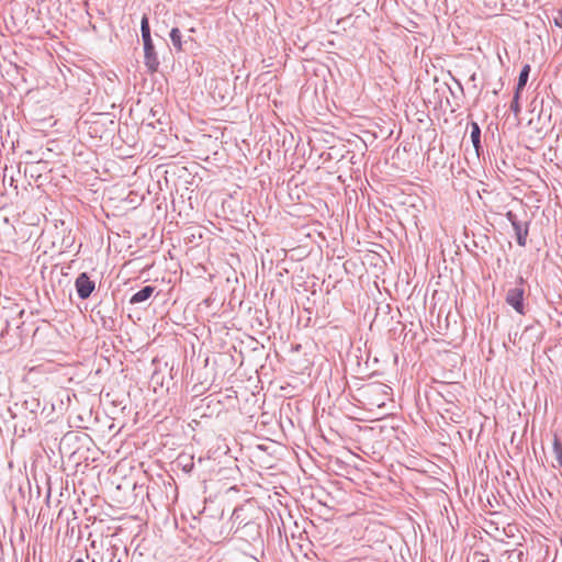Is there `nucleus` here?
<instances>
[{
  "instance_id": "f257e3e1",
  "label": "nucleus",
  "mask_w": 562,
  "mask_h": 562,
  "mask_svg": "<svg viewBox=\"0 0 562 562\" xmlns=\"http://www.w3.org/2000/svg\"><path fill=\"white\" fill-rule=\"evenodd\" d=\"M140 32L144 45V64L148 71L153 74L158 70L160 63L150 35L149 19L146 14L143 15L140 21Z\"/></svg>"
},
{
  "instance_id": "f03ea898",
  "label": "nucleus",
  "mask_w": 562,
  "mask_h": 562,
  "mask_svg": "<svg viewBox=\"0 0 562 562\" xmlns=\"http://www.w3.org/2000/svg\"><path fill=\"white\" fill-rule=\"evenodd\" d=\"M116 307L113 302H100L93 310L94 321H99L103 328L112 330L115 326Z\"/></svg>"
},
{
  "instance_id": "7ed1b4c3",
  "label": "nucleus",
  "mask_w": 562,
  "mask_h": 562,
  "mask_svg": "<svg viewBox=\"0 0 562 562\" xmlns=\"http://www.w3.org/2000/svg\"><path fill=\"white\" fill-rule=\"evenodd\" d=\"M75 288L79 299L87 300L95 290V282L90 279L87 272H81L75 280Z\"/></svg>"
},
{
  "instance_id": "20e7f679",
  "label": "nucleus",
  "mask_w": 562,
  "mask_h": 562,
  "mask_svg": "<svg viewBox=\"0 0 562 562\" xmlns=\"http://www.w3.org/2000/svg\"><path fill=\"white\" fill-rule=\"evenodd\" d=\"M524 295L525 290L521 286L509 289L506 294V303L520 315L525 314Z\"/></svg>"
},
{
  "instance_id": "39448f33",
  "label": "nucleus",
  "mask_w": 562,
  "mask_h": 562,
  "mask_svg": "<svg viewBox=\"0 0 562 562\" xmlns=\"http://www.w3.org/2000/svg\"><path fill=\"white\" fill-rule=\"evenodd\" d=\"M470 127H471V133H470L471 142L474 147L476 156L480 157L481 154L483 153V146L481 144V127L474 121H472L470 123Z\"/></svg>"
},
{
  "instance_id": "423d86ee",
  "label": "nucleus",
  "mask_w": 562,
  "mask_h": 562,
  "mask_svg": "<svg viewBox=\"0 0 562 562\" xmlns=\"http://www.w3.org/2000/svg\"><path fill=\"white\" fill-rule=\"evenodd\" d=\"M154 292H155V286H151V285L143 286L139 291H137L136 293H134L131 296L130 304H132V305L140 304V303L147 301L153 295Z\"/></svg>"
},
{
  "instance_id": "0eeeda50",
  "label": "nucleus",
  "mask_w": 562,
  "mask_h": 562,
  "mask_svg": "<svg viewBox=\"0 0 562 562\" xmlns=\"http://www.w3.org/2000/svg\"><path fill=\"white\" fill-rule=\"evenodd\" d=\"M514 231L516 234L517 244L521 247L526 246L527 236H528V223L522 224L514 223Z\"/></svg>"
},
{
  "instance_id": "6e6552de",
  "label": "nucleus",
  "mask_w": 562,
  "mask_h": 562,
  "mask_svg": "<svg viewBox=\"0 0 562 562\" xmlns=\"http://www.w3.org/2000/svg\"><path fill=\"white\" fill-rule=\"evenodd\" d=\"M171 43L177 52L183 50V41H182V34L181 31L178 27H172L169 33Z\"/></svg>"
},
{
  "instance_id": "1a4fd4ad",
  "label": "nucleus",
  "mask_w": 562,
  "mask_h": 562,
  "mask_svg": "<svg viewBox=\"0 0 562 562\" xmlns=\"http://www.w3.org/2000/svg\"><path fill=\"white\" fill-rule=\"evenodd\" d=\"M23 407L29 411L33 415H37V413L41 411V402L35 396H29L23 402Z\"/></svg>"
},
{
  "instance_id": "9d476101",
  "label": "nucleus",
  "mask_w": 562,
  "mask_h": 562,
  "mask_svg": "<svg viewBox=\"0 0 562 562\" xmlns=\"http://www.w3.org/2000/svg\"><path fill=\"white\" fill-rule=\"evenodd\" d=\"M530 70H531V67H530L529 64H526L521 68L519 77H518V82H517V86H516L515 90H517V91H522L524 90L525 86L527 85Z\"/></svg>"
},
{
  "instance_id": "9b49d317",
  "label": "nucleus",
  "mask_w": 562,
  "mask_h": 562,
  "mask_svg": "<svg viewBox=\"0 0 562 562\" xmlns=\"http://www.w3.org/2000/svg\"><path fill=\"white\" fill-rule=\"evenodd\" d=\"M521 557H522L521 551L507 550L502 554L499 562H520Z\"/></svg>"
},
{
  "instance_id": "f8f14e48",
  "label": "nucleus",
  "mask_w": 562,
  "mask_h": 562,
  "mask_svg": "<svg viewBox=\"0 0 562 562\" xmlns=\"http://www.w3.org/2000/svg\"><path fill=\"white\" fill-rule=\"evenodd\" d=\"M553 452L558 464L562 468V443L557 436L553 440Z\"/></svg>"
},
{
  "instance_id": "ddd939ff",
  "label": "nucleus",
  "mask_w": 562,
  "mask_h": 562,
  "mask_svg": "<svg viewBox=\"0 0 562 562\" xmlns=\"http://www.w3.org/2000/svg\"><path fill=\"white\" fill-rule=\"evenodd\" d=\"M520 94H521V91L515 90L514 99L510 103V110L515 113V115H518L520 113V105H519Z\"/></svg>"
},
{
  "instance_id": "4468645a",
  "label": "nucleus",
  "mask_w": 562,
  "mask_h": 562,
  "mask_svg": "<svg viewBox=\"0 0 562 562\" xmlns=\"http://www.w3.org/2000/svg\"><path fill=\"white\" fill-rule=\"evenodd\" d=\"M506 218L510 222L513 227H514V223H520V221L517 220V216L513 211H508L506 213Z\"/></svg>"
},
{
  "instance_id": "2eb2a0df",
  "label": "nucleus",
  "mask_w": 562,
  "mask_h": 562,
  "mask_svg": "<svg viewBox=\"0 0 562 562\" xmlns=\"http://www.w3.org/2000/svg\"><path fill=\"white\" fill-rule=\"evenodd\" d=\"M554 25L562 29V11H558L553 18Z\"/></svg>"
},
{
  "instance_id": "dca6fc26",
  "label": "nucleus",
  "mask_w": 562,
  "mask_h": 562,
  "mask_svg": "<svg viewBox=\"0 0 562 562\" xmlns=\"http://www.w3.org/2000/svg\"><path fill=\"white\" fill-rule=\"evenodd\" d=\"M233 517H234L235 519H238V518H239V509H238V508L234 509V512H233Z\"/></svg>"
},
{
  "instance_id": "f3484780",
  "label": "nucleus",
  "mask_w": 562,
  "mask_h": 562,
  "mask_svg": "<svg viewBox=\"0 0 562 562\" xmlns=\"http://www.w3.org/2000/svg\"><path fill=\"white\" fill-rule=\"evenodd\" d=\"M63 244H65V247H70V246H71V244H72V240H68V239L66 240V239H64V240H63Z\"/></svg>"
},
{
  "instance_id": "a211bd4d",
  "label": "nucleus",
  "mask_w": 562,
  "mask_h": 562,
  "mask_svg": "<svg viewBox=\"0 0 562 562\" xmlns=\"http://www.w3.org/2000/svg\"><path fill=\"white\" fill-rule=\"evenodd\" d=\"M518 282H519L520 285L524 283L522 277H519Z\"/></svg>"
},
{
  "instance_id": "6ab92c4d",
  "label": "nucleus",
  "mask_w": 562,
  "mask_h": 562,
  "mask_svg": "<svg viewBox=\"0 0 562 562\" xmlns=\"http://www.w3.org/2000/svg\"><path fill=\"white\" fill-rule=\"evenodd\" d=\"M493 93H494V94H497V93H498V89H497V88H494Z\"/></svg>"
},
{
  "instance_id": "aec40b11",
  "label": "nucleus",
  "mask_w": 562,
  "mask_h": 562,
  "mask_svg": "<svg viewBox=\"0 0 562 562\" xmlns=\"http://www.w3.org/2000/svg\"><path fill=\"white\" fill-rule=\"evenodd\" d=\"M75 562H85L82 559H77Z\"/></svg>"
}]
</instances>
